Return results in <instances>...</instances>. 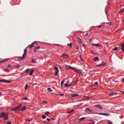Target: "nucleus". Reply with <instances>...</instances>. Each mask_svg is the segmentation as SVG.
Segmentation results:
<instances>
[{
    "instance_id": "f257e3e1",
    "label": "nucleus",
    "mask_w": 124,
    "mask_h": 124,
    "mask_svg": "<svg viewBox=\"0 0 124 124\" xmlns=\"http://www.w3.org/2000/svg\"><path fill=\"white\" fill-rule=\"evenodd\" d=\"M4 117V119L5 120H6L8 118V114H6L4 112H1V114L0 115V118H2Z\"/></svg>"
},
{
    "instance_id": "f03ea898",
    "label": "nucleus",
    "mask_w": 124,
    "mask_h": 124,
    "mask_svg": "<svg viewBox=\"0 0 124 124\" xmlns=\"http://www.w3.org/2000/svg\"><path fill=\"white\" fill-rule=\"evenodd\" d=\"M22 105L20 104L18 105L16 107L12 108L11 110L13 111H16L19 110L20 108L21 107Z\"/></svg>"
},
{
    "instance_id": "7ed1b4c3",
    "label": "nucleus",
    "mask_w": 124,
    "mask_h": 124,
    "mask_svg": "<svg viewBox=\"0 0 124 124\" xmlns=\"http://www.w3.org/2000/svg\"><path fill=\"white\" fill-rule=\"evenodd\" d=\"M0 82L2 83H10L11 82V81H9L5 79H0Z\"/></svg>"
},
{
    "instance_id": "20e7f679",
    "label": "nucleus",
    "mask_w": 124,
    "mask_h": 124,
    "mask_svg": "<svg viewBox=\"0 0 124 124\" xmlns=\"http://www.w3.org/2000/svg\"><path fill=\"white\" fill-rule=\"evenodd\" d=\"M106 63L104 62H102L101 63L99 64H97L96 65V66H102L105 65Z\"/></svg>"
},
{
    "instance_id": "39448f33",
    "label": "nucleus",
    "mask_w": 124,
    "mask_h": 124,
    "mask_svg": "<svg viewBox=\"0 0 124 124\" xmlns=\"http://www.w3.org/2000/svg\"><path fill=\"white\" fill-rule=\"evenodd\" d=\"M26 56V54L24 53L22 56V57H18V58L20 59L21 60H23L25 59Z\"/></svg>"
},
{
    "instance_id": "423d86ee",
    "label": "nucleus",
    "mask_w": 124,
    "mask_h": 124,
    "mask_svg": "<svg viewBox=\"0 0 124 124\" xmlns=\"http://www.w3.org/2000/svg\"><path fill=\"white\" fill-rule=\"evenodd\" d=\"M62 56L63 58H68L69 57L68 54H66L65 53L63 54L62 55Z\"/></svg>"
},
{
    "instance_id": "0eeeda50",
    "label": "nucleus",
    "mask_w": 124,
    "mask_h": 124,
    "mask_svg": "<svg viewBox=\"0 0 124 124\" xmlns=\"http://www.w3.org/2000/svg\"><path fill=\"white\" fill-rule=\"evenodd\" d=\"M55 70V75H57L58 74L59 72V70H58V68L56 67H54Z\"/></svg>"
},
{
    "instance_id": "6e6552de",
    "label": "nucleus",
    "mask_w": 124,
    "mask_h": 124,
    "mask_svg": "<svg viewBox=\"0 0 124 124\" xmlns=\"http://www.w3.org/2000/svg\"><path fill=\"white\" fill-rule=\"evenodd\" d=\"M98 114L99 115H104L106 116H109L110 115L108 113H98Z\"/></svg>"
},
{
    "instance_id": "1a4fd4ad",
    "label": "nucleus",
    "mask_w": 124,
    "mask_h": 124,
    "mask_svg": "<svg viewBox=\"0 0 124 124\" xmlns=\"http://www.w3.org/2000/svg\"><path fill=\"white\" fill-rule=\"evenodd\" d=\"M8 58H6L2 60L1 61H0V63H2L3 62H6L8 61Z\"/></svg>"
},
{
    "instance_id": "9d476101",
    "label": "nucleus",
    "mask_w": 124,
    "mask_h": 124,
    "mask_svg": "<svg viewBox=\"0 0 124 124\" xmlns=\"http://www.w3.org/2000/svg\"><path fill=\"white\" fill-rule=\"evenodd\" d=\"M93 60L94 61H98L99 60V58L97 57H94L93 58Z\"/></svg>"
},
{
    "instance_id": "9b49d317",
    "label": "nucleus",
    "mask_w": 124,
    "mask_h": 124,
    "mask_svg": "<svg viewBox=\"0 0 124 124\" xmlns=\"http://www.w3.org/2000/svg\"><path fill=\"white\" fill-rule=\"evenodd\" d=\"M72 69H73V70H74V71L76 72L77 73H80V71L76 69L73 68Z\"/></svg>"
},
{
    "instance_id": "f8f14e48",
    "label": "nucleus",
    "mask_w": 124,
    "mask_h": 124,
    "mask_svg": "<svg viewBox=\"0 0 124 124\" xmlns=\"http://www.w3.org/2000/svg\"><path fill=\"white\" fill-rule=\"evenodd\" d=\"M95 106L96 107L99 108L101 109H103V108L100 105H95Z\"/></svg>"
},
{
    "instance_id": "ddd939ff",
    "label": "nucleus",
    "mask_w": 124,
    "mask_h": 124,
    "mask_svg": "<svg viewBox=\"0 0 124 124\" xmlns=\"http://www.w3.org/2000/svg\"><path fill=\"white\" fill-rule=\"evenodd\" d=\"M85 110L88 111V112H92L93 111L92 109H90L89 108H86L85 109Z\"/></svg>"
},
{
    "instance_id": "4468645a",
    "label": "nucleus",
    "mask_w": 124,
    "mask_h": 124,
    "mask_svg": "<svg viewBox=\"0 0 124 124\" xmlns=\"http://www.w3.org/2000/svg\"><path fill=\"white\" fill-rule=\"evenodd\" d=\"M122 49L123 52H124V43L121 45Z\"/></svg>"
},
{
    "instance_id": "2eb2a0df",
    "label": "nucleus",
    "mask_w": 124,
    "mask_h": 124,
    "mask_svg": "<svg viewBox=\"0 0 124 124\" xmlns=\"http://www.w3.org/2000/svg\"><path fill=\"white\" fill-rule=\"evenodd\" d=\"M35 42H33L32 43L31 45H30V48H31L32 47L34 46L33 44H35Z\"/></svg>"
},
{
    "instance_id": "dca6fc26",
    "label": "nucleus",
    "mask_w": 124,
    "mask_h": 124,
    "mask_svg": "<svg viewBox=\"0 0 124 124\" xmlns=\"http://www.w3.org/2000/svg\"><path fill=\"white\" fill-rule=\"evenodd\" d=\"M79 95V94H72L71 95L72 97H71V98H72L73 97H76L77 96H78Z\"/></svg>"
},
{
    "instance_id": "f3484780",
    "label": "nucleus",
    "mask_w": 124,
    "mask_h": 124,
    "mask_svg": "<svg viewBox=\"0 0 124 124\" xmlns=\"http://www.w3.org/2000/svg\"><path fill=\"white\" fill-rule=\"evenodd\" d=\"M26 108V107L25 106H24L20 110L22 111H24L25 110Z\"/></svg>"
},
{
    "instance_id": "a211bd4d",
    "label": "nucleus",
    "mask_w": 124,
    "mask_h": 124,
    "mask_svg": "<svg viewBox=\"0 0 124 124\" xmlns=\"http://www.w3.org/2000/svg\"><path fill=\"white\" fill-rule=\"evenodd\" d=\"M92 45H94L95 46H98V47H100L101 46V45H99L98 43H97V44H93Z\"/></svg>"
},
{
    "instance_id": "6ab92c4d",
    "label": "nucleus",
    "mask_w": 124,
    "mask_h": 124,
    "mask_svg": "<svg viewBox=\"0 0 124 124\" xmlns=\"http://www.w3.org/2000/svg\"><path fill=\"white\" fill-rule=\"evenodd\" d=\"M85 117H83L82 118H80L78 119V120L79 121H81L82 120H84L85 119Z\"/></svg>"
},
{
    "instance_id": "aec40b11",
    "label": "nucleus",
    "mask_w": 124,
    "mask_h": 124,
    "mask_svg": "<svg viewBox=\"0 0 124 124\" xmlns=\"http://www.w3.org/2000/svg\"><path fill=\"white\" fill-rule=\"evenodd\" d=\"M116 93H111L109 95L111 96H113L114 95H116Z\"/></svg>"
},
{
    "instance_id": "412c9836",
    "label": "nucleus",
    "mask_w": 124,
    "mask_h": 124,
    "mask_svg": "<svg viewBox=\"0 0 124 124\" xmlns=\"http://www.w3.org/2000/svg\"><path fill=\"white\" fill-rule=\"evenodd\" d=\"M67 69H72V67H71L68 66H66V67Z\"/></svg>"
},
{
    "instance_id": "4be33fe9",
    "label": "nucleus",
    "mask_w": 124,
    "mask_h": 124,
    "mask_svg": "<svg viewBox=\"0 0 124 124\" xmlns=\"http://www.w3.org/2000/svg\"><path fill=\"white\" fill-rule=\"evenodd\" d=\"M107 123L108 124H112V122L109 120H108L107 121Z\"/></svg>"
},
{
    "instance_id": "5701e85b",
    "label": "nucleus",
    "mask_w": 124,
    "mask_h": 124,
    "mask_svg": "<svg viewBox=\"0 0 124 124\" xmlns=\"http://www.w3.org/2000/svg\"><path fill=\"white\" fill-rule=\"evenodd\" d=\"M34 72V70H31L30 72L29 73V75H31Z\"/></svg>"
},
{
    "instance_id": "b1692460",
    "label": "nucleus",
    "mask_w": 124,
    "mask_h": 124,
    "mask_svg": "<svg viewBox=\"0 0 124 124\" xmlns=\"http://www.w3.org/2000/svg\"><path fill=\"white\" fill-rule=\"evenodd\" d=\"M14 67H16L17 68H18L20 67V66L18 64L14 66Z\"/></svg>"
},
{
    "instance_id": "393cba45",
    "label": "nucleus",
    "mask_w": 124,
    "mask_h": 124,
    "mask_svg": "<svg viewBox=\"0 0 124 124\" xmlns=\"http://www.w3.org/2000/svg\"><path fill=\"white\" fill-rule=\"evenodd\" d=\"M47 90L49 92H50L52 91V90L50 88H48L47 89Z\"/></svg>"
},
{
    "instance_id": "a878e982",
    "label": "nucleus",
    "mask_w": 124,
    "mask_h": 124,
    "mask_svg": "<svg viewBox=\"0 0 124 124\" xmlns=\"http://www.w3.org/2000/svg\"><path fill=\"white\" fill-rule=\"evenodd\" d=\"M41 102L42 103H47V101H46L45 100H44L42 101H41Z\"/></svg>"
},
{
    "instance_id": "bb28decb",
    "label": "nucleus",
    "mask_w": 124,
    "mask_h": 124,
    "mask_svg": "<svg viewBox=\"0 0 124 124\" xmlns=\"http://www.w3.org/2000/svg\"><path fill=\"white\" fill-rule=\"evenodd\" d=\"M124 12V8L121 9V10L119 11V13H120L121 12Z\"/></svg>"
},
{
    "instance_id": "cd10ccee",
    "label": "nucleus",
    "mask_w": 124,
    "mask_h": 124,
    "mask_svg": "<svg viewBox=\"0 0 124 124\" xmlns=\"http://www.w3.org/2000/svg\"><path fill=\"white\" fill-rule=\"evenodd\" d=\"M118 47H115L114 48H112V49L114 51H116Z\"/></svg>"
},
{
    "instance_id": "c85d7f7f",
    "label": "nucleus",
    "mask_w": 124,
    "mask_h": 124,
    "mask_svg": "<svg viewBox=\"0 0 124 124\" xmlns=\"http://www.w3.org/2000/svg\"><path fill=\"white\" fill-rule=\"evenodd\" d=\"M74 111V110L73 109V110H71L70 111L67 112V113L69 114V113H71L73 112Z\"/></svg>"
},
{
    "instance_id": "c756f323",
    "label": "nucleus",
    "mask_w": 124,
    "mask_h": 124,
    "mask_svg": "<svg viewBox=\"0 0 124 124\" xmlns=\"http://www.w3.org/2000/svg\"><path fill=\"white\" fill-rule=\"evenodd\" d=\"M40 48V47L39 46H38L36 47L35 48V50H37L38 49Z\"/></svg>"
},
{
    "instance_id": "7c9ffc66",
    "label": "nucleus",
    "mask_w": 124,
    "mask_h": 124,
    "mask_svg": "<svg viewBox=\"0 0 124 124\" xmlns=\"http://www.w3.org/2000/svg\"><path fill=\"white\" fill-rule=\"evenodd\" d=\"M5 71L7 72H8L9 71V70L8 68H7L5 69Z\"/></svg>"
},
{
    "instance_id": "2f4dec72",
    "label": "nucleus",
    "mask_w": 124,
    "mask_h": 124,
    "mask_svg": "<svg viewBox=\"0 0 124 124\" xmlns=\"http://www.w3.org/2000/svg\"><path fill=\"white\" fill-rule=\"evenodd\" d=\"M76 82H73L71 84H69V86H71V85H74L75 84V83H76Z\"/></svg>"
},
{
    "instance_id": "473e14b6",
    "label": "nucleus",
    "mask_w": 124,
    "mask_h": 124,
    "mask_svg": "<svg viewBox=\"0 0 124 124\" xmlns=\"http://www.w3.org/2000/svg\"><path fill=\"white\" fill-rule=\"evenodd\" d=\"M49 112H45V114L46 115L49 114Z\"/></svg>"
},
{
    "instance_id": "72a5a7b5",
    "label": "nucleus",
    "mask_w": 124,
    "mask_h": 124,
    "mask_svg": "<svg viewBox=\"0 0 124 124\" xmlns=\"http://www.w3.org/2000/svg\"><path fill=\"white\" fill-rule=\"evenodd\" d=\"M68 45L70 46V47H71L72 46V44L71 43H70V44L68 43Z\"/></svg>"
},
{
    "instance_id": "f704fd0d",
    "label": "nucleus",
    "mask_w": 124,
    "mask_h": 124,
    "mask_svg": "<svg viewBox=\"0 0 124 124\" xmlns=\"http://www.w3.org/2000/svg\"><path fill=\"white\" fill-rule=\"evenodd\" d=\"M28 86V85L27 84H26V85L25 87V89L26 90L27 89Z\"/></svg>"
},
{
    "instance_id": "c9c22d12",
    "label": "nucleus",
    "mask_w": 124,
    "mask_h": 124,
    "mask_svg": "<svg viewBox=\"0 0 124 124\" xmlns=\"http://www.w3.org/2000/svg\"><path fill=\"white\" fill-rule=\"evenodd\" d=\"M64 82V80H62L61 82V85L62 86H63V83Z\"/></svg>"
},
{
    "instance_id": "e433bc0d",
    "label": "nucleus",
    "mask_w": 124,
    "mask_h": 124,
    "mask_svg": "<svg viewBox=\"0 0 124 124\" xmlns=\"http://www.w3.org/2000/svg\"><path fill=\"white\" fill-rule=\"evenodd\" d=\"M42 117L43 119H44L46 118V117L44 115H43L42 116Z\"/></svg>"
},
{
    "instance_id": "4c0bfd02",
    "label": "nucleus",
    "mask_w": 124,
    "mask_h": 124,
    "mask_svg": "<svg viewBox=\"0 0 124 124\" xmlns=\"http://www.w3.org/2000/svg\"><path fill=\"white\" fill-rule=\"evenodd\" d=\"M64 85H65V87H68V86H69V85H68L67 84H64Z\"/></svg>"
},
{
    "instance_id": "58836bf2",
    "label": "nucleus",
    "mask_w": 124,
    "mask_h": 124,
    "mask_svg": "<svg viewBox=\"0 0 124 124\" xmlns=\"http://www.w3.org/2000/svg\"><path fill=\"white\" fill-rule=\"evenodd\" d=\"M8 67L9 68H12V66L11 65L9 64L8 65Z\"/></svg>"
},
{
    "instance_id": "ea45409f",
    "label": "nucleus",
    "mask_w": 124,
    "mask_h": 124,
    "mask_svg": "<svg viewBox=\"0 0 124 124\" xmlns=\"http://www.w3.org/2000/svg\"><path fill=\"white\" fill-rule=\"evenodd\" d=\"M79 43H81V44H82V42L81 39H79Z\"/></svg>"
},
{
    "instance_id": "a19ab883",
    "label": "nucleus",
    "mask_w": 124,
    "mask_h": 124,
    "mask_svg": "<svg viewBox=\"0 0 124 124\" xmlns=\"http://www.w3.org/2000/svg\"><path fill=\"white\" fill-rule=\"evenodd\" d=\"M24 54H26L27 52V51L25 49H24Z\"/></svg>"
},
{
    "instance_id": "79ce46f5",
    "label": "nucleus",
    "mask_w": 124,
    "mask_h": 124,
    "mask_svg": "<svg viewBox=\"0 0 124 124\" xmlns=\"http://www.w3.org/2000/svg\"><path fill=\"white\" fill-rule=\"evenodd\" d=\"M23 100H27L28 99V98L27 97H24L23 98Z\"/></svg>"
},
{
    "instance_id": "37998d69",
    "label": "nucleus",
    "mask_w": 124,
    "mask_h": 124,
    "mask_svg": "<svg viewBox=\"0 0 124 124\" xmlns=\"http://www.w3.org/2000/svg\"><path fill=\"white\" fill-rule=\"evenodd\" d=\"M32 62L33 63H35L36 62L35 61L33 60H32Z\"/></svg>"
},
{
    "instance_id": "c03bdc74",
    "label": "nucleus",
    "mask_w": 124,
    "mask_h": 124,
    "mask_svg": "<svg viewBox=\"0 0 124 124\" xmlns=\"http://www.w3.org/2000/svg\"><path fill=\"white\" fill-rule=\"evenodd\" d=\"M95 123L94 121L92 123H90V124H94Z\"/></svg>"
},
{
    "instance_id": "a18cd8bd",
    "label": "nucleus",
    "mask_w": 124,
    "mask_h": 124,
    "mask_svg": "<svg viewBox=\"0 0 124 124\" xmlns=\"http://www.w3.org/2000/svg\"><path fill=\"white\" fill-rule=\"evenodd\" d=\"M46 119L48 121H50V119L49 118H47Z\"/></svg>"
},
{
    "instance_id": "49530a36",
    "label": "nucleus",
    "mask_w": 124,
    "mask_h": 124,
    "mask_svg": "<svg viewBox=\"0 0 124 124\" xmlns=\"http://www.w3.org/2000/svg\"><path fill=\"white\" fill-rule=\"evenodd\" d=\"M7 124H11V122H10L9 121L7 122Z\"/></svg>"
},
{
    "instance_id": "de8ad7c7",
    "label": "nucleus",
    "mask_w": 124,
    "mask_h": 124,
    "mask_svg": "<svg viewBox=\"0 0 124 124\" xmlns=\"http://www.w3.org/2000/svg\"><path fill=\"white\" fill-rule=\"evenodd\" d=\"M98 84V83L97 82H95V83L94 84L95 85H97Z\"/></svg>"
},
{
    "instance_id": "09e8293b",
    "label": "nucleus",
    "mask_w": 124,
    "mask_h": 124,
    "mask_svg": "<svg viewBox=\"0 0 124 124\" xmlns=\"http://www.w3.org/2000/svg\"><path fill=\"white\" fill-rule=\"evenodd\" d=\"M122 82H124V78H123L122 80Z\"/></svg>"
},
{
    "instance_id": "8fccbe9b",
    "label": "nucleus",
    "mask_w": 124,
    "mask_h": 124,
    "mask_svg": "<svg viewBox=\"0 0 124 124\" xmlns=\"http://www.w3.org/2000/svg\"><path fill=\"white\" fill-rule=\"evenodd\" d=\"M64 94H60L59 95L61 96H62Z\"/></svg>"
},
{
    "instance_id": "3c124183",
    "label": "nucleus",
    "mask_w": 124,
    "mask_h": 124,
    "mask_svg": "<svg viewBox=\"0 0 124 124\" xmlns=\"http://www.w3.org/2000/svg\"><path fill=\"white\" fill-rule=\"evenodd\" d=\"M80 59H81V60H82V61H83V59L82 58L81 56H80Z\"/></svg>"
},
{
    "instance_id": "603ef678",
    "label": "nucleus",
    "mask_w": 124,
    "mask_h": 124,
    "mask_svg": "<svg viewBox=\"0 0 124 124\" xmlns=\"http://www.w3.org/2000/svg\"><path fill=\"white\" fill-rule=\"evenodd\" d=\"M122 93L124 94V89L123 90V91H122Z\"/></svg>"
},
{
    "instance_id": "864d4df0",
    "label": "nucleus",
    "mask_w": 124,
    "mask_h": 124,
    "mask_svg": "<svg viewBox=\"0 0 124 124\" xmlns=\"http://www.w3.org/2000/svg\"><path fill=\"white\" fill-rule=\"evenodd\" d=\"M35 50V48L34 49V51L35 52H37L36 50Z\"/></svg>"
},
{
    "instance_id": "5fc2aeb1",
    "label": "nucleus",
    "mask_w": 124,
    "mask_h": 124,
    "mask_svg": "<svg viewBox=\"0 0 124 124\" xmlns=\"http://www.w3.org/2000/svg\"><path fill=\"white\" fill-rule=\"evenodd\" d=\"M98 26L100 28H101V25H99V26Z\"/></svg>"
},
{
    "instance_id": "6e6d98bb",
    "label": "nucleus",
    "mask_w": 124,
    "mask_h": 124,
    "mask_svg": "<svg viewBox=\"0 0 124 124\" xmlns=\"http://www.w3.org/2000/svg\"><path fill=\"white\" fill-rule=\"evenodd\" d=\"M85 98H84L82 100V101H84L85 100H84V99Z\"/></svg>"
},
{
    "instance_id": "4d7b16f0",
    "label": "nucleus",
    "mask_w": 124,
    "mask_h": 124,
    "mask_svg": "<svg viewBox=\"0 0 124 124\" xmlns=\"http://www.w3.org/2000/svg\"><path fill=\"white\" fill-rule=\"evenodd\" d=\"M29 70V69H27V70H26V71L27 72L28 71V70Z\"/></svg>"
},
{
    "instance_id": "13d9d810",
    "label": "nucleus",
    "mask_w": 124,
    "mask_h": 124,
    "mask_svg": "<svg viewBox=\"0 0 124 124\" xmlns=\"http://www.w3.org/2000/svg\"><path fill=\"white\" fill-rule=\"evenodd\" d=\"M88 35V33H86V36H87Z\"/></svg>"
},
{
    "instance_id": "bf43d9fd",
    "label": "nucleus",
    "mask_w": 124,
    "mask_h": 124,
    "mask_svg": "<svg viewBox=\"0 0 124 124\" xmlns=\"http://www.w3.org/2000/svg\"><path fill=\"white\" fill-rule=\"evenodd\" d=\"M78 39H79H79H80L79 37H78Z\"/></svg>"
},
{
    "instance_id": "052dcab7",
    "label": "nucleus",
    "mask_w": 124,
    "mask_h": 124,
    "mask_svg": "<svg viewBox=\"0 0 124 124\" xmlns=\"http://www.w3.org/2000/svg\"><path fill=\"white\" fill-rule=\"evenodd\" d=\"M52 119L53 120H54V119H53V118H52Z\"/></svg>"
},
{
    "instance_id": "680f3d73",
    "label": "nucleus",
    "mask_w": 124,
    "mask_h": 124,
    "mask_svg": "<svg viewBox=\"0 0 124 124\" xmlns=\"http://www.w3.org/2000/svg\"><path fill=\"white\" fill-rule=\"evenodd\" d=\"M1 94V93L0 92V95Z\"/></svg>"
}]
</instances>
